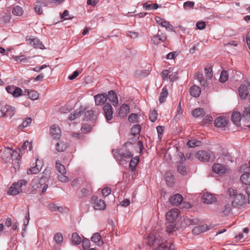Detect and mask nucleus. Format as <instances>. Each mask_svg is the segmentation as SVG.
I'll use <instances>...</instances> for the list:
<instances>
[{"mask_svg":"<svg viewBox=\"0 0 250 250\" xmlns=\"http://www.w3.org/2000/svg\"><path fill=\"white\" fill-rule=\"evenodd\" d=\"M1 157L6 163H12L15 172L19 169L21 156L18 152L9 147L5 148L2 151Z\"/></svg>","mask_w":250,"mask_h":250,"instance_id":"f257e3e1","label":"nucleus"},{"mask_svg":"<svg viewBox=\"0 0 250 250\" xmlns=\"http://www.w3.org/2000/svg\"><path fill=\"white\" fill-rule=\"evenodd\" d=\"M228 194L231 201V205L234 208H239L244 206L246 202L245 196L241 193L232 188H229Z\"/></svg>","mask_w":250,"mask_h":250,"instance_id":"f03ea898","label":"nucleus"},{"mask_svg":"<svg viewBox=\"0 0 250 250\" xmlns=\"http://www.w3.org/2000/svg\"><path fill=\"white\" fill-rule=\"evenodd\" d=\"M48 177L42 176L41 177H37L34 179L32 181V190L33 194H36L37 192L41 190L44 193L48 188V185L45 184Z\"/></svg>","mask_w":250,"mask_h":250,"instance_id":"7ed1b4c3","label":"nucleus"},{"mask_svg":"<svg viewBox=\"0 0 250 250\" xmlns=\"http://www.w3.org/2000/svg\"><path fill=\"white\" fill-rule=\"evenodd\" d=\"M148 243L150 246H153L155 250H165L167 248L166 241L156 238L153 234H150L147 237Z\"/></svg>","mask_w":250,"mask_h":250,"instance_id":"20e7f679","label":"nucleus"},{"mask_svg":"<svg viewBox=\"0 0 250 250\" xmlns=\"http://www.w3.org/2000/svg\"><path fill=\"white\" fill-rule=\"evenodd\" d=\"M27 182L23 179L14 183L8 190V194L16 195L20 193L22 190V187L25 186Z\"/></svg>","mask_w":250,"mask_h":250,"instance_id":"39448f33","label":"nucleus"},{"mask_svg":"<svg viewBox=\"0 0 250 250\" xmlns=\"http://www.w3.org/2000/svg\"><path fill=\"white\" fill-rule=\"evenodd\" d=\"M196 157L202 162H208L209 160L213 161L214 157L212 153L206 150H200L196 154Z\"/></svg>","mask_w":250,"mask_h":250,"instance_id":"423d86ee","label":"nucleus"},{"mask_svg":"<svg viewBox=\"0 0 250 250\" xmlns=\"http://www.w3.org/2000/svg\"><path fill=\"white\" fill-rule=\"evenodd\" d=\"M91 202L93 204V207L96 210H104L106 208L104 201L101 199H98L97 196H93L91 199Z\"/></svg>","mask_w":250,"mask_h":250,"instance_id":"0eeeda50","label":"nucleus"},{"mask_svg":"<svg viewBox=\"0 0 250 250\" xmlns=\"http://www.w3.org/2000/svg\"><path fill=\"white\" fill-rule=\"evenodd\" d=\"M155 19L158 24L165 28L167 30L174 32H175L174 27L169 23V21H167L165 19L158 16L156 17Z\"/></svg>","mask_w":250,"mask_h":250,"instance_id":"6e6552de","label":"nucleus"},{"mask_svg":"<svg viewBox=\"0 0 250 250\" xmlns=\"http://www.w3.org/2000/svg\"><path fill=\"white\" fill-rule=\"evenodd\" d=\"M250 85L249 82L246 81L239 88V96L242 99H245L249 94L248 87Z\"/></svg>","mask_w":250,"mask_h":250,"instance_id":"1a4fd4ad","label":"nucleus"},{"mask_svg":"<svg viewBox=\"0 0 250 250\" xmlns=\"http://www.w3.org/2000/svg\"><path fill=\"white\" fill-rule=\"evenodd\" d=\"M179 215V210L177 208H172L168 211L166 215V219L168 221L176 222Z\"/></svg>","mask_w":250,"mask_h":250,"instance_id":"9d476101","label":"nucleus"},{"mask_svg":"<svg viewBox=\"0 0 250 250\" xmlns=\"http://www.w3.org/2000/svg\"><path fill=\"white\" fill-rule=\"evenodd\" d=\"M179 156L180 157V163L177 166V169L178 172L182 175H186L188 173V170L185 166L183 163L186 160V158L182 153H180Z\"/></svg>","mask_w":250,"mask_h":250,"instance_id":"9b49d317","label":"nucleus"},{"mask_svg":"<svg viewBox=\"0 0 250 250\" xmlns=\"http://www.w3.org/2000/svg\"><path fill=\"white\" fill-rule=\"evenodd\" d=\"M42 166V161L41 160H39L38 158H36V166L28 169L27 170V174H37L41 171Z\"/></svg>","mask_w":250,"mask_h":250,"instance_id":"f8f14e48","label":"nucleus"},{"mask_svg":"<svg viewBox=\"0 0 250 250\" xmlns=\"http://www.w3.org/2000/svg\"><path fill=\"white\" fill-rule=\"evenodd\" d=\"M104 116L107 122L111 120L113 117V109L111 105L109 104H106L104 107Z\"/></svg>","mask_w":250,"mask_h":250,"instance_id":"ddd939ff","label":"nucleus"},{"mask_svg":"<svg viewBox=\"0 0 250 250\" xmlns=\"http://www.w3.org/2000/svg\"><path fill=\"white\" fill-rule=\"evenodd\" d=\"M212 227L211 225H208L207 224L196 226L192 229V233L193 234L198 235L210 229Z\"/></svg>","mask_w":250,"mask_h":250,"instance_id":"4468645a","label":"nucleus"},{"mask_svg":"<svg viewBox=\"0 0 250 250\" xmlns=\"http://www.w3.org/2000/svg\"><path fill=\"white\" fill-rule=\"evenodd\" d=\"M26 41L30 45L33 46L35 48L44 49L43 45L38 38L31 37L26 39Z\"/></svg>","mask_w":250,"mask_h":250,"instance_id":"2eb2a0df","label":"nucleus"},{"mask_svg":"<svg viewBox=\"0 0 250 250\" xmlns=\"http://www.w3.org/2000/svg\"><path fill=\"white\" fill-rule=\"evenodd\" d=\"M2 116H9L11 118L15 113L16 110L14 107L8 105H5L3 108L1 109Z\"/></svg>","mask_w":250,"mask_h":250,"instance_id":"dca6fc26","label":"nucleus"},{"mask_svg":"<svg viewBox=\"0 0 250 250\" xmlns=\"http://www.w3.org/2000/svg\"><path fill=\"white\" fill-rule=\"evenodd\" d=\"M107 99V94L105 93L98 94L94 96L95 104L97 105H102L105 103Z\"/></svg>","mask_w":250,"mask_h":250,"instance_id":"f3484780","label":"nucleus"},{"mask_svg":"<svg viewBox=\"0 0 250 250\" xmlns=\"http://www.w3.org/2000/svg\"><path fill=\"white\" fill-rule=\"evenodd\" d=\"M166 39V36L165 34H162L160 30L158 31L156 35L151 37L152 42L155 44H158L160 42H164Z\"/></svg>","mask_w":250,"mask_h":250,"instance_id":"a211bd4d","label":"nucleus"},{"mask_svg":"<svg viewBox=\"0 0 250 250\" xmlns=\"http://www.w3.org/2000/svg\"><path fill=\"white\" fill-rule=\"evenodd\" d=\"M202 199L204 203L207 204H211L216 200V197L211 193L205 192L203 193Z\"/></svg>","mask_w":250,"mask_h":250,"instance_id":"6ab92c4d","label":"nucleus"},{"mask_svg":"<svg viewBox=\"0 0 250 250\" xmlns=\"http://www.w3.org/2000/svg\"><path fill=\"white\" fill-rule=\"evenodd\" d=\"M50 133L53 138L58 139L61 135V130L58 125H54L51 126Z\"/></svg>","mask_w":250,"mask_h":250,"instance_id":"aec40b11","label":"nucleus"},{"mask_svg":"<svg viewBox=\"0 0 250 250\" xmlns=\"http://www.w3.org/2000/svg\"><path fill=\"white\" fill-rule=\"evenodd\" d=\"M47 6V3L44 0H37L36 3L35 4L34 9L37 13L39 15L42 14V7Z\"/></svg>","mask_w":250,"mask_h":250,"instance_id":"412c9836","label":"nucleus"},{"mask_svg":"<svg viewBox=\"0 0 250 250\" xmlns=\"http://www.w3.org/2000/svg\"><path fill=\"white\" fill-rule=\"evenodd\" d=\"M84 111L85 108L81 106L74 111L73 113H71L68 117V119L70 121H73L79 118Z\"/></svg>","mask_w":250,"mask_h":250,"instance_id":"4be33fe9","label":"nucleus"},{"mask_svg":"<svg viewBox=\"0 0 250 250\" xmlns=\"http://www.w3.org/2000/svg\"><path fill=\"white\" fill-rule=\"evenodd\" d=\"M107 98L113 106H117L119 104L118 97L114 91L110 90L109 91Z\"/></svg>","mask_w":250,"mask_h":250,"instance_id":"5701e85b","label":"nucleus"},{"mask_svg":"<svg viewBox=\"0 0 250 250\" xmlns=\"http://www.w3.org/2000/svg\"><path fill=\"white\" fill-rule=\"evenodd\" d=\"M183 201V197L180 194H176L171 197L169 199V202L171 204L177 206L182 203Z\"/></svg>","mask_w":250,"mask_h":250,"instance_id":"b1692460","label":"nucleus"},{"mask_svg":"<svg viewBox=\"0 0 250 250\" xmlns=\"http://www.w3.org/2000/svg\"><path fill=\"white\" fill-rule=\"evenodd\" d=\"M68 144L63 141H59L56 145V149L58 152H63L68 147Z\"/></svg>","mask_w":250,"mask_h":250,"instance_id":"393cba45","label":"nucleus"},{"mask_svg":"<svg viewBox=\"0 0 250 250\" xmlns=\"http://www.w3.org/2000/svg\"><path fill=\"white\" fill-rule=\"evenodd\" d=\"M24 95L27 96L28 98L33 101L37 100L39 97V93L37 92L29 89L24 90Z\"/></svg>","mask_w":250,"mask_h":250,"instance_id":"a878e982","label":"nucleus"},{"mask_svg":"<svg viewBox=\"0 0 250 250\" xmlns=\"http://www.w3.org/2000/svg\"><path fill=\"white\" fill-rule=\"evenodd\" d=\"M212 170L217 174H223L226 172V168L221 164H214L212 166Z\"/></svg>","mask_w":250,"mask_h":250,"instance_id":"bb28decb","label":"nucleus"},{"mask_svg":"<svg viewBox=\"0 0 250 250\" xmlns=\"http://www.w3.org/2000/svg\"><path fill=\"white\" fill-rule=\"evenodd\" d=\"M189 92L192 96L197 98L200 96L201 90L199 86L194 85L190 88Z\"/></svg>","mask_w":250,"mask_h":250,"instance_id":"cd10ccee","label":"nucleus"},{"mask_svg":"<svg viewBox=\"0 0 250 250\" xmlns=\"http://www.w3.org/2000/svg\"><path fill=\"white\" fill-rule=\"evenodd\" d=\"M129 106L127 104H123L119 109V115L121 117H125L129 113Z\"/></svg>","mask_w":250,"mask_h":250,"instance_id":"c85d7f7f","label":"nucleus"},{"mask_svg":"<svg viewBox=\"0 0 250 250\" xmlns=\"http://www.w3.org/2000/svg\"><path fill=\"white\" fill-rule=\"evenodd\" d=\"M165 178L168 186L172 187L174 185V178L171 172H167L165 174Z\"/></svg>","mask_w":250,"mask_h":250,"instance_id":"c756f323","label":"nucleus"},{"mask_svg":"<svg viewBox=\"0 0 250 250\" xmlns=\"http://www.w3.org/2000/svg\"><path fill=\"white\" fill-rule=\"evenodd\" d=\"M227 122L225 118L222 117L217 118L214 122V125L216 127L223 128L226 126Z\"/></svg>","mask_w":250,"mask_h":250,"instance_id":"7c9ffc66","label":"nucleus"},{"mask_svg":"<svg viewBox=\"0 0 250 250\" xmlns=\"http://www.w3.org/2000/svg\"><path fill=\"white\" fill-rule=\"evenodd\" d=\"M91 241L97 246H101L103 244L101 235L98 233H95L91 237Z\"/></svg>","mask_w":250,"mask_h":250,"instance_id":"2f4dec72","label":"nucleus"},{"mask_svg":"<svg viewBox=\"0 0 250 250\" xmlns=\"http://www.w3.org/2000/svg\"><path fill=\"white\" fill-rule=\"evenodd\" d=\"M241 114L239 112H233L231 115L232 122L237 126L240 125Z\"/></svg>","mask_w":250,"mask_h":250,"instance_id":"473e14b6","label":"nucleus"},{"mask_svg":"<svg viewBox=\"0 0 250 250\" xmlns=\"http://www.w3.org/2000/svg\"><path fill=\"white\" fill-rule=\"evenodd\" d=\"M12 13L15 16L21 17L23 15L24 11L21 6L16 5L12 8Z\"/></svg>","mask_w":250,"mask_h":250,"instance_id":"72a5a7b5","label":"nucleus"},{"mask_svg":"<svg viewBox=\"0 0 250 250\" xmlns=\"http://www.w3.org/2000/svg\"><path fill=\"white\" fill-rule=\"evenodd\" d=\"M166 230L167 232L171 233L175 230L176 227V224L175 222L168 221L167 220Z\"/></svg>","mask_w":250,"mask_h":250,"instance_id":"f704fd0d","label":"nucleus"},{"mask_svg":"<svg viewBox=\"0 0 250 250\" xmlns=\"http://www.w3.org/2000/svg\"><path fill=\"white\" fill-rule=\"evenodd\" d=\"M205 112L203 108H198L193 110L192 112V115L195 118H201L205 115Z\"/></svg>","mask_w":250,"mask_h":250,"instance_id":"c9c22d12","label":"nucleus"},{"mask_svg":"<svg viewBox=\"0 0 250 250\" xmlns=\"http://www.w3.org/2000/svg\"><path fill=\"white\" fill-rule=\"evenodd\" d=\"M133 156V155L131 154L130 152L129 151H125L124 152H123L120 154L119 155L117 156V159L120 162H123V159L124 158H130Z\"/></svg>","mask_w":250,"mask_h":250,"instance_id":"e433bc0d","label":"nucleus"},{"mask_svg":"<svg viewBox=\"0 0 250 250\" xmlns=\"http://www.w3.org/2000/svg\"><path fill=\"white\" fill-rule=\"evenodd\" d=\"M240 180L242 183L245 185H250V173L246 172L243 174L241 177Z\"/></svg>","mask_w":250,"mask_h":250,"instance_id":"4c0bfd02","label":"nucleus"},{"mask_svg":"<svg viewBox=\"0 0 250 250\" xmlns=\"http://www.w3.org/2000/svg\"><path fill=\"white\" fill-rule=\"evenodd\" d=\"M168 91L166 87H163L159 97V102L162 104L164 103L168 96Z\"/></svg>","mask_w":250,"mask_h":250,"instance_id":"58836bf2","label":"nucleus"},{"mask_svg":"<svg viewBox=\"0 0 250 250\" xmlns=\"http://www.w3.org/2000/svg\"><path fill=\"white\" fill-rule=\"evenodd\" d=\"M55 168L60 174H66L65 167L59 161L56 162Z\"/></svg>","mask_w":250,"mask_h":250,"instance_id":"ea45409f","label":"nucleus"},{"mask_svg":"<svg viewBox=\"0 0 250 250\" xmlns=\"http://www.w3.org/2000/svg\"><path fill=\"white\" fill-rule=\"evenodd\" d=\"M53 239L55 243L59 245H61L63 242V236L60 232L55 233Z\"/></svg>","mask_w":250,"mask_h":250,"instance_id":"a19ab883","label":"nucleus"},{"mask_svg":"<svg viewBox=\"0 0 250 250\" xmlns=\"http://www.w3.org/2000/svg\"><path fill=\"white\" fill-rule=\"evenodd\" d=\"M72 242L74 245H79L82 242L81 238L77 232L72 234Z\"/></svg>","mask_w":250,"mask_h":250,"instance_id":"79ce46f5","label":"nucleus"},{"mask_svg":"<svg viewBox=\"0 0 250 250\" xmlns=\"http://www.w3.org/2000/svg\"><path fill=\"white\" fill-rule=\"evenodd\" d=\"M201 142L200 141H197L195 139L189 140L187 143V146L189 147H195L199 146L201 145Z\"/></svg>","mask_w":250,"mask_h":250,"instance_id":"37998d69","label":"nucleus"},{"mask_svg":"<svg viewBox=\"0 0 250 250\" xmlns=\"http://www.w3.org/2000/svg\"><path fill=\"white\" fill-rule=\"evenodd\" d=\"M193 221L192 220L186 217H184L183 219L181 220V226L182 227L184 228L188 226H189L192 225Z\"/></svg>","mask_w":250,"mask_h":250,"instance_id":"c03bdc74","label":"nucleus"},{"mask_svg":"<svg viewBox=\"0 0 250 250\" xmlns=\"http://www.w3.org/2000/svg\"><path fill=\"white\" fill-rule=\"evenodd\" d=\"M13 59L17 62L26 63L28 62L27 58L23 55L14 56Z\"/></svg>","mask_w":250,"mask_h":250,"instance_id":"a18cd8bd","label":"nucleus"},{"mask_svg":"<svg viewBox=\"0 0 250 250\" xmlns=\"http://www.w3.org/2000/svg\"><path fill=\"white\" fill-rule=\"evenodd\" d=\"M204 70L206 77L208 79H211L212 77V68L209 66H207L205 67Z\"/></svg>","mask_w":250,"mask_h":250,"instance_id":"49530a36","label":"nucleus"},{"mask_svg":"<svg viewBox=\"0 0 250 250\" xmlns=\"http://www.w3.org/2000/svg\"><path fill=\"white\" fill-rule=\"evenodd\" d=\"M228 72L226 70H223L220 74L219 81L222 83L226 82L228 79Z\"/></svg>","mask_w":250,"mask_h":250,"instance_id":"de8ad7c7","label":"nucleus"},{"mask_svg":"<svg viewBox=\"0 0 250 250\" xmlns=\"http://www.w3.org/2000/svg\"><path fill=\"white\" fill-rule=\"evenodd\" d=\"M31 119L30 118H28L23 120L22 123L19 126V128L20 129H22L23 128L28 126L31 123Z\"/></svg>","mask_w":250,"mask_h":250,"instance_id":"09e8293b","label":"nucleus"},{"mask_svg":"<svg viewBox=\"0 0 250 250\" xmlns=\"http://www.w3.org/2000/svg\"><path fill=\"white\" fill-rule=\"evenodd\" d=\"M139 162V159L137 157L133 158L129 163V167L132 171L134 170L136 165Z\"/></svg>","mask_w":250,"mask_h":250,"instance_id":"8fccbe9b","label":"nucleus"},{"mask_svg":"<svg viewBox=\"0 0 250 250\" xmlns=\"http://www.w3.org/2000/svg\"><path fill=\"white\" fill-rule=\"evenodd\" d=\"M141 130V126L139 125H134L131 129V132L133 135H136L139 133Z\"/></svg>","mask_w":250,"mask_h":250,"instance_id":"3c124183","label":"nucleus"},{"mask_svg":"<svg viewBox=\"0 0 250 250\" xmlns=\"http://www.w3.org/2000/svg\"><path fill=\"white\" fill-rule=\"evenodd\" d=\"M24 95V91L23 92L21 88L15 86V92L14 98H19L20 96Z\"/></svg>","mask_w":250,"mask_h":250,"instance_id":"603ef678","label":"nucleus"},{"mask_svg":"<svg viewBox=\"0 0 250 250\" xmlns=\"http://www.w3.org/2000/svg\"><path fill=\"white\" fill-rule=\"evenodd\" d=\"M157 119V112L155 110H152L150 111L149 114V119L151 122H154Z\"/></svg>","mask_w":250,"mask_h":250,"instance_id":"864d4df0","label":"nucleus"},{"mask_svg":"<svg viewBox=\"0 0 250 250\" xmlns=\"http://www.w3.org/2000/svg\"><path fill=\"white\" fill-rule=\"evenodd\" d=\"M232 206V205L229 204H227L224 206L223 212L225 215H227L230 213V211L231 210Z\"/></svg>","mask_w":250,"mask_h":250,"instance_id":"5fc2aeb1","label":"nucleus"},{"mask_svg":"<svg viewBox=\"0 0 250 250\" xmlns=\"http://www.w3.org/2000/svg\"><path fill=\"white\" fill-rule=\"evenodd\" d=\"M11 16L9 15H4L0 18V22L1 23H7L9 22L11 20Z\"/></svg>","mask_w":250,"mask_h":250,"instance_id":"6e6d98bb","label":"nucleus"},{"mask_svg":"<svg viewBox=\"0 0 250 250\" xmlns=\"http://www.w3.org/2000/svg\"><path fill=\"white\" fill-rule=\"evenodd\" d=\"M59 180L63 183H67L69 181L68 177L65 175V174H60L58 176Z\"/></svg>","mask_w":250,"mask_h":250,"instance_id":"4d7b16f0","label":"nucleus"},{"mask_svg":"<svg viewBox=\"0 0 250 250\" xmlns=\"http://www.w3.org/2000/svg\"><path fill=\"white\" fill-rule=\"evenodd\" d=\"M21 147L22 149L23 150L27 149V147H28V150L29 151H31L32 149V142H29L28 141H25L22 145Z\"/></svg>","mask_w":250,"mask_h":250,"instance_id":"13d9d810","label":"nucleus"},{"mask_svg":"<svg viewBox=\"0 0 250 250\" xmlns=\"http://www.w3.org/2000/svg\"><path fill=\"white\" fill-rule=\"evenodd\" d=\"M6 91L9 93L11 94L14 97L15 95V86L14 85H9L5 88Z\"/></svg>","mask_w":250,"mask_h":250,"instance_id":"bf43d9fd","label":"nucleus"},{"mask_svg":"<svg viewBox=\"0 0 250 250\" xmlns=\"http://www.w3.org/2000/svg\"><path fill=\"white\" fill-rule=\"evenodd\" d=\"M83 247L84 250L89 249L90 246V242L89 239L84 238L83 240Z\"/></svg>","mask_w":250,"mask_h":250,"instance_id":"052dcab7","label":"nucleus"},{"mask_svg":"<svg viewBox=\"0 0 250 250\" xmlns=\"http://www.w3.org/2000/svg\"><path fill=\"white\" fill-rule=\"evenodd\" d=\"M93 115V112L92 110H87L85 112L84 116V120L88 121L90 119Z\"/></svg>","mask_w":250,"mask_h":250,"instance_id":"680f3d73","label":"nucleus"},{"mask_svg":"<svg viewBox=\"0 0 250 250\" xmlns=\"http://www.w3.org/2000/svg\"><path fill=\"white\" fill-rule=\"evenodd\" d=\"M128 121L130 122L135 123L138 121V116L136 114H131L128 117Z\"/></svg>","mask_w":250,"mask_h":250,"instance_id":"e2e57ef3","label":"nucleus"},{"mask_svg":"<svg viewBox=\"0 0 250 250\" xmlns=\"http://www.w3.org/2000/svg\"><path fill=\"white\" fill-rule=\"evenodd\" d=\"M170 73V71L169 70L166 69L162 71L161 75L164 80H168Z\"/></svg>","mask_w":250,"mask_h":250,"instance_id":"0e129e2a","label":"nucleus"},{"mask_svg":"<svg viewBox=\"0 0 250 250\" xmlns=\"http://www.w3.org/2000/svg\"><path fill=\"white\" fill-rule=\"evenodd\" d=\"M91 127L89 125L85 124L82 126L81 130L83 133H87L91 130Z\"/></svg>","mask_w":250,"mask_h":250,"instance_id":"69168bd1","label":"nucleus"},{"mask_svg":"<svg viewBox=\"0 0 250 250\" xmlns=\"http://www.w3.org/2000/svg\"><path fill=\"white\" fill-rule=\"evenodd\" d=\"M206 24L203 21H199L196 23V27L199 30H202L206 28Z\"/></svg>","mask_w":250,"mask_h":250,"instance_id":"338daca9","label":"nucleus"},{"mask_svg":"<svg viewBox=\"0 0 250 250\" xmlns=\"http://www.w3.org/2000/svg\"><path fill=\"white\" fill-rule=\"evenodd\" d=\"M194 6V2L193 1H186L184 3V8L185 9H188L189 8H193Z\"/></svg>","mask_w":250,"mask_h":250,"instance_id":"774afa93","label":"nucleus"}]
</instances>
